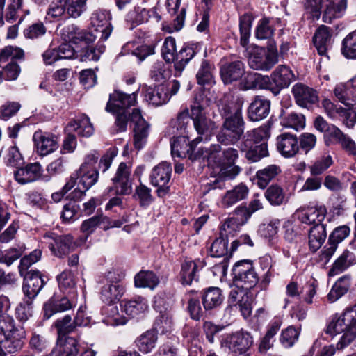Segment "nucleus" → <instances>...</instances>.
<instances>
[{
    "instance_id": "nucleus-48",
    "label": "nucleus",
    "mask_w": 356,
    "mask_h": 356,
    "mask_svg": "<svg viewBox=\"0 0 356 356\" xmlns=\"http://www.w3.org/2000/svg\"><path fill=\"white\" fill-rule=\"evenodd\" d=\"M134 44L129 42L126 44L122 49L121 54L122 55L131 54L137 57L140 61L145 60L148 56L154 54V49L147 45L138 46L134 48Z\"/></svg>"
},
{
    "instance_id": "nucleus-2",
    "label": "nucleus",
    "mask_w": 356,
    "mask_h": 356,
    "mask_svg": "<svg viewBox=\"0 0 356 356\" xmlns=\"http://www.w3.org/2000/svg\"><path fill=\"white\" fill-rule=\"evenodd\" d=\"M243 104L242 97H236L235 105L222 104L219 109L223 115L230 114L223 123L222 130L217 135L218 141L224 145L235 144L244 132V120L241 109Z\"/></svg>"
},
{
    "instance_id": "nucleus-21",
    "label": "nucleus",
    "mask_w": 356,
    "mask_h": 356,
    "mask_svg": "<svg viewBox=\"0 0 356 356\" xmlns=\"http://www.w3.org/2000/svg\"><path fill=\"white\" fill-rule=\"evenodd\" d=\"M42 57L46 65H52L59 60L75 58V50L71 44L64 43L57 48L47 49L43 53Z\"/></svg>"
},
{
    "instance_id": "nucleus-57",
    "label": "nucleus",
    "mask_w": 356,
    "mask_h": 356,
    "mask_svg": "<svg viewBox=\"0 0 356 356\" xmlns=\"http://www.w3.org/2000/svg\"><path fill=\"white\" fill-rule=\"evenodd\" d=\"M332 164V157L330 155H323L310 166V173L314 176L320 175L327 170Z\"/></svg>"
},
{
    "instance_id": "nucleus-6",
    "label": "nucleus",
    "mask_w": 356,
    "mask_h": 356,
    "mask_svg": "<svg viewBox=\"0 0 356 356\" xmlns=\"http://www.w3.org/2000/svg\"><path fill=\"white\" fill-rule=\"evenodd\" d=\"M234 281L239 290H248L256 286L259 278L252 264L247 261H241L236 264L232 269Z\"/></svg>"
},
{
    "instance_id": "nucleus-29",
    "label": "nucleus",
    "mask_w": 356,
    "mask_h": 356,
    "mask_svg": "<svg viewBox=\"0 0 356 356\" xmlns=\"http://www.w3.org/2000/svg\"><path fill=\"white\" fill-rule=\"evenodd\" d=\"M61 36L67 44L70 42L77 44L79 42L88 43L94 40L92 35L83 31L74 24L63 28L61 31Z\"/></svg>"
},
{
    "instance_id": "nucleus-39",
    "label": "nucleus",
    "mask_w": 356,
    "mask_h": 356,
    "mask_svg": "<svg viewBox=\"0 0 356 356\" xmlns=\"http://www.w3.org/2000/svg\"><path fill=\"white\" fill-rule=\"evenodd\" d=\"M327 237L325 226L322 223L314 225L309 232V245L315 252L318 250Z\"/></svg>"
},
{
    "instance_id": "nucleus-15",
    "label": "nucleus",
    "mask_w": 356,
    "mask_h": 356,
    "mask_svg": "<svg viewBox=\"0 0 356 356\" xmlns=\"http://www.w3.org/2000/svg\"><path fill=\"white\" fill-rule=\"evenodd\" d=\"M229 302L232 306L238 307L244 318L252 314V298L245 290L232 289L229 296Z\"/></svg>"
},
{
    "instance_id": "nucleus-53",
    "label": "nucleus",
    "mask_w": 356,
    "mask_h": 356,
    "mask_svg": "<svg viewBox=\"0 0 356 356\" xmlns=\"http://www.w3.org/2000/svg\"><path fill=\"white\" fill-rule=\"evenodd\" d=\"M88 0H65L66 13L72 18L79 17L87 8Z\"/></svg>"
},
{
    "instance_id": "nucleus-61",
    "label": "nucleus",
    "mask_w": 356,
    "mask_h": 356,
    "mask_svg": "<svg viewBox=\"0 0 356 356\" xmlns=\"http://www.w3.org/2000/svg\"><path fill=\"white\" fill-rule=\"evenodd\" d=\"M149 17V10L141 7H134L127 15V20L138 25L147 22Z\"/></svg>"
},
{
    "instance_id": "nucleus-41",
    "label": "nucleus",
    "mask_w": 356,
    "mask_h": 356,
    "mask_svg": "<svg viewBox=\"0 0 356 356\" xmlns=\"http://www.w3.org/2000/svg\"><path fill=\"white\" fill-rule=\"evenodd\" d=\"M355 263L354 254L349 250H344L343 253L335 260L332 268L329 270V276H335L341 273Z\"/></svg>"
},
{
    "instance_id": "nucleus-10",
    "label": "nucleus",
    "mask_w": 356,
    "mask_h": 356,
    "mask_svg": "<svg viewBox=\"0 0 356 356\" xmlns=\"http://www.w3.org/2000/svg\"><path fill=\"white\" fill-rule=\"evenodd\" d=\"M250 218L249 210L246 207H238L232 216L228 218L221 227L220 235L228 236L238 232Z\"/></svg>"
},
{
    "instance_id": "nucleus-18",
    "label": "nucleus",
    "mask_w": 356,
    "mask_h": 356,
    "mask_svg": "<svg viewBox=\"0 0 356 356\" xmlns=\"http://www.w3.org/2000/svg\"><path fill=\"white\" fill-rule=\"evenodd\" d=\"M136 102V94H127L115 90L110 95L106 110L108 112H118L120 109H124L134 106Z\"/></svg>"
},
{
    "instance_id": "nucleus-8",
    "label": "nucleus",
    "mask_w": 356,
    "mask_h": 356,
    "mask_svg": "<svg viewBox=\"0 0 356 356\" xmlns=\"http://www.w3.org/2000/svg\"><path fill=\"white\" fill-rule=\"evenodd\" d=\"M43 242L58 257H63L69 254L73 245V239L70 235H58L51 232L44 234Z\"/></svg>"
},
{
    "instance_id": "nucleus-33",
    "label": "nucleus",
    "mask_w": 356,
    "mask_h": 356,
    "mask_svg": "<svg viewBox=\"0 0 356 356\" xmlns=\"http://www.w3.org/2000/svg\"><path fill=\"white\" fill-rule=\"evenodd\" d=\"M249 193L248 188L243 184L236 186L227 191L222 197L221 205L223 207H231L238 202L245 199Z\"/></svg>"
},
{
    "instance_id": "nucleus-54",
    "label": "nucleus",
    "mask_w": 356,
    "mask_h": 356,
    "mask_svg": "<svg viewBox=\"0 0 356 356\" xmlns=\"http://www.w3.org/2000/svg\"><path fill=\"white\" fill-rule=\"evenodd\" d=\"M266 200L275 206L282 204L285 202V194L282 188L277 185L270 186L265 192Z\"/></svg>"
},
{
    "instance_id": "nucleus-24",
    "label": "nucleus",
    "mask_w": 356,
    "mask_h": 356,
    "mask_svg": "<svg viewBox=\"0 0 356 356\" xmlns=\"http://www.w3.org/2000/svg\"><path fill=\"white\" fill-rule=\"evenodd\" d=\"M202 140L199 136L189 143L188 138L185 136H179L173 138L171 141V154L173 157H186L191 155L194 151V145Z\"/></svg>"
},
{
    "instance_id": "nucleus-30",
    "label": "nucleus",
    "mask_w": 356,
    "mask_h": 356,
    "mask_svg": "<svg viewBox=\"0 0 356 356\" xmlns=\"http://www.w3.org/2000/svg\"><path fill=\"white\" fill-rule=\"evenodd\" d=\"M270 108L268 100L257 97L248 107V118L253 122L260 121L268 115Z\"/></svg>"
},
{
    "instance_id": "nucleus-4",
    "label": "nucleus",
    "mask_w": 356,
    "mask_h": 356,
    "mask_svg": "<svg viewBox=\"0 0 356 356\" xmlns=\"http://www.w3.org/2000/svg\"><path fill=\"white\" fill-rule=\"evenodd\" d=\"M191 118L197 133L200 136L211 134L216 128L214 121L210 119L206 112V108L202 104L197 97L191 104Z\"/></svg>"
},
{
    "instance_id": "nucleus-3",
    "label": "nucleus",
    "mask_w": 356,
    "mask_h": 356,
    "mask_svg": "<svg viewBox=\"0 0 356 356\" xmlns=\"http://www.w3.org/2000/svg\"><path fill=\"white\" fill-rule=\"evenodd\" d=\"M254 343L253 337L251 333L243 329L232 333L222 335L220 339L221 348L233 354L244 355ZM247 356H248L247 355Z\"/></svg>"
},
{
    "instance_id": "nucleus-51",
    "label": "nucleus",
    "mask_w": 356,
    "mask_h": 356,
    "mask_svg": "<svg viewBox=\"0 0 356 356\" xmlns=\"http://www.w3.org/2000/svg\"><path fill=\"white\" fill-rule=\"evenodd\" d=\"M17 330L15 327V320L9 315H0V341L13 336Z\"/></svg>"
},
{
    "instance_id": "nucleus-38",
    "label": "nucleus",
    "mask_w": 356,
    "mask_h": 356,
    "mask_svg": "<svg viewBox=\"0 0 356 356\" xmlns=\"http://www.w3.org/2000/svg\"><path fill=\"white\" fill-rule=\"evenodd\" d=\"M224 296L218 287H209L202 295V303L206 310H211L219 307L223 302Z\"/></svg>"
},
{
    "instance_id": "nucleus-63",
    "label": "nucleus",
    "mask_w": 356,
    "mask_h": 356,
    "mask_svg": "<svg viewBox=\"0 0 356 356\" xmlns=\"http://www.w3.org/2000/svg\"><path fill=\"white\" fill-rule=\"evenodd\" d=\"M342 53L350 58H356V31L348 34L343 41Z\"/></svg>"
},
{
    "instance_id": "nucleus-34",
    "label": "nucleus",
    "mask_w": 356,
    "mask_h": 356,
    "mask_svg": "<svg viewBox=\"0 0 356 356\" xmlns=\"http://www.w3.org/2000/svg\"><path fill=\"white\" fill-rule=\"evenodd\" d=\"M76 172L79 175V184L83 186L85 191L95 185L98 180L99 172L87 163H83Z\"/></svg>"
},
{
    "instance_id": "nucleus-13",
    "label": "nucleus",
    "mask_w": 356,
    "mask_h": 356,
    "mask_svg": "<svg viewBox=\"0 0 356 356\" xmlns=\"http://www.w3.org/2000/svg\"><path fill=\"white\" fill-rule=\"evenodd\" d=\"M33 141L38 154L41 156H47L58 147L57 138L47 132L42 131H35L33 136Z\"/></svg>"
},
{
    "instance_id": "nucleus-35",
    "label": "nucleus",
    "mask_w": 356,
    "mask_h": 356,
    "mask_svg": "<svg viewBox=\"0 0 356 356\" xmlns=\"http://www.w3.org/2000/svg\"><path fill=\"white\" fill-rule=\"evenodd\" d=\"M72 307V304L67 298L63 297L58 300L53 296L44 305V317L49 319L54 314L65 312Z\"/></svg>"
},
{
    "instance_id": "nucleus-42",
    "label": "nucleus",
    "mask_w": 356,
    "mask_h": 356,
    "mask_svg": "<svg viewBox=\"0 0 356 356\" xmlns=\"http://www.w3.org/2000/svg\"><path fill=\"white\" fill-rule=\"evenodd\" d=\"M347 5V0H340L337 3L331 2L324 11L323 21L330 24L333 19L341 17L346 12Z\"/></svg>"
},
{
    "instance_id": "nucleus-60",
    "label": "nucleus",
    "mask_w": 356,
    "mask_h": 356,
    "mask_svg": "<svg viewBox=\"0 0 356 356\" xmlns=\"http://www.w3.org/2000/svg\"><path fill=\"white\" fill-rule=\"evenodd\" d=\"M175 39L171 36L165 39L161 49V54L163 59L168 63H172L175 59L176 53Z\"/></svg>"
},
{
    "instance_id": "nucleus-17",
    "label": "nucleus",
    "mask_w": 356,
    "mask_h": 356,
    "mask_svg": "<svg viewBox=\"0 0 356 356\" xmlns=\"http://www.w3.org/2000/svg\"><path fill=\"white\" fill-rule=\"evenodd\" d=\"M277 151L285 158H292L299 152L298 140L296 135L284 133L276 138Z\"/></svg>"
},
{
    "instance_id": "nucleus-1",
    "label": "nucleus",
    "mask_w": 356,
    "mask_h": 356,
    "mask_svg": "<svg viewBox=\"0 0 356 356\" xmlns=\"http://www.w3.org/2000/svg\"><path fill=\"white\" fill-rule=\"evenodd\" d=\"M201 156L206 159L209 165L219 168L220 177L232 179L241 172V168L235 165L239 156L238 152L234 147H227L222 152L218 144L212 145L209 148L200 147L195 157Z\"/></svg>"
},
{
    "instance_id": "nucleus-25",
    "label": "nucleus",
    "mask_w": 356,
    "mask_h": 356,
    "mask_svg": "<svg viewBox=\"0 0 356 356\" xmlns=\"http://www.w3.org/2000/svg\"><path fill=\"white\" fill-rule=\"evenodd\" d=\"M331 37L329 28L322 25L317 29L313 38L314 44L318 54L324 56L327 60L329 59L328 53L332 47Z\"/></svg>"
},
{
    "instance_id": "nucleus-11",
    "label": "nucleus",
    "mask_w": 356,
    "mask_h": 356,
    "mask_svg": "<svg viewBox=\"0 0 356 356\" xmlns=\"http://www.w3.org/2000/svg\"><path fill=\"white\" fill-rule=\"evenodd\" d=\"M343 326H346L345 333L341 337L337 343L339 349H343L356 337V305L353 307L347 309L343 314H340Z\"/></svg>"
},
{
    "instance_id": "nucleus-43",
    "label": "nucleus",
    "mask_w": 356,
    "mask_h": 356,
    "mask_svg": "<svg viewBox=\"0 0 356 356\" xmlns=\"http://www.w3.org/2000/svg\"><path fill=\"white\" fill-rule=\"evenodd\" d=\"M280 172V167L275 164L269 165L258 170L256 173L258 186L261 188H265Z\"/></svg>"
},
{
    "instance_id": "nucleus-59",
    "label": "nucleus",
    "mask_w": 356,
    "mask_h": 356,
    "mask_svg": "<svg viewBox=\"0 0 356 356\" xmlns=\"http://www.w3.org/2000/svg\"><path fill=\"white\" fill-rule=\"evenodd\" d=\"M274 29L273 28L270 19L263 17L259 21L257 29L256 37L259 40H265L271 38L273 35Z\"/></svg>"
},
{
    "instance_id": "nucleus-52",
    "label": "nucleus",
    "mask_w": 356,
    "mask_h": 356,
    "mask_svg": "<svg viewBox=\"0 0 356 356\" xmlns=\"http://www.w3.org/2000/svg\"><path fill=\"white\" fill-rule=\"evenodd\" d=\"M269 129L266 127H259L257 129L248 131L243 140H249L250 144L259 145L261 143H266L265 140L269 138Z\"/></svg>"
},
{
    "instance_id": "nucleus-36",
    "label": "nucleus",
    "mask_w": 356,
    "mask_h": 356,
    "mask_svg": "<svg viewBox=\"0 0 356 356\" xmlns=\"http://www.w3.org/2000/svg\"><path fill=\"white\" fill-rule=\"evenodd\" d=\"M145 96L146 101L149 104L156 106L167 103L170 98L169 89L162 85L158 86L154 88H147Z\"/></svg>"
},
{
    "instance_id": "nucleus-7",
    "label": "nucleus",
    "mask_w": 356,
    "mask_h": 356,
    "mask_svg": "<svg viewBox=\"0 0 356 356\" xmlns=\"http://www.w3.org/2000/svg\"><path fill=\"white\" fill-rule=\"evenodd\" d=\"M172 167L167 162H162L156 165L149 176L151 184L157 187V195L163 197L169 193L168 185L171 178Z\"/></svg>"
},
{
    "instance_id": "nucleus-47",
    "label": "nucleus",
    "mask_w": 356,
    "mask_h": 356,
    "mask_svg": "<svg viewBox=\"0 0 356 356\" xmlns=\"http://www.w3.org/2000/svg\"><path fill=\"white\" fill-rule=\"evenodd\" d=\"M157 335L155 332L149 330L142 334L136 340V346L143 353H148L155 347Z\"/></svg>"
},
{
    "instance_id": "nucleus-58",
    "label": "nucleus",
    "mask_w": 356,
    "mask_h": 356,
    "mask_svg": "<svg viewBox=\"0 0 356 356\" xmlns=\"http://www.w3.org/2000/svg\"><path fill=\"white\" fill-rule=\"evenodd\" d=\"M282 123L285 127L298 131L305 127V117L302 114L291 113L283 118Z\"/></svg>"
},
{
    "instance_id": "nucleus-28",
    "label": "nucleus",
    "mask_w": 356,
    "mask_h": 356,
    "mask_svg": "<svg viewBox=\"0 0 356 356\" xmlns=\"http://www.w3.org/2000/svg\"><path fill=\"white\" fill-rule=\"evenodd\" d=\"M182 304L186 306V309L192 319L199 321L202 317L204 311L197 292L191 290L186 293L182 298Z\"/></svg>"
},
{
    "instance_id": "nucleus-32",
    "label": "nucleus",
    "mask_w": 356,
    "mask_h": 356,
    "mask_svg": "<svg viewBox=\"0 0 356 356\" xmlns=\"http://www.w3.org/2000/svg\"><path fill=\"white\" fill-rule=\"evenodd\" d=\"M77 346L78 341L73 337L58 339L51 355V356H76L79 352Z\"/></svg>"
},
{
    "instance_id": "nucleus-45",
    "label": "nucleus",
    "mask_w": 356,
    "mask_h": 356,
    "mask_svg": "<svg viewBox=\"0 0 356 356\" xmlns=\"http://www.w3.org/2000/svg\"><path fill=\"white\" fill-rule=\"evenodd\" d=\"M147 308V301L142 297H138L129 301H124L122 304V311L131 317H134L145 312Z\"/></svg>"
},
{
    "instance_id": "nucleus-62",
    "label": "nucleus",
    "mask_w": 356,
    "mask_h": 356,
    "mask_svg": "<svg viewBox=\"0 0 356 356\" xmlns=\"http://www.w3.org/2000/svg\"><path fill=\"white\" fill-rule=\"evenodd\" d=\"M4 159L7 165L15 168H17L24 162L23 156L15 144L8 149Z\"/></svg>"
},
{
    "instance_id": "nucleus-31",
    "label": "nucleus",
    "mask_w": 356,
    "mask_h": 356,
    "mask_svg": "<svg viewBox=\"0 0 356 356\" xmlns=\"http://www.w3.org/2000/svg\"><path fill=\"white\" fill-rule=\"evenodd\" d=\"M67 131L69 132L74 131L79 136L90 137L93 134L94 128L90 118L82 114L76 116L74 120L68 124Z\"/></svg>"
},
{
    "instance_id": "nucleus-16",
    "label": "nucleus",
    "mask_w": 356,
    "mask_h": 356,
    "mask_svg": "<svg viewBox=\"0 0 356 356\" xmlns=\"http://www.w3.org/2000/svg\"><path fill=\"white\" fill-rule=\"evenodd\" d=\"M45 282L38 270H31L24 275L23 291L28 299H33L41 291Z\"/></svg>"
},
{
    "instance_id": "nucleus-23",
    "label": "nucleus",
    "mask_w": 356,
    "mask_h": 356,
    "mask_svg": "<svg viewBox=\"0 0 356 356\" xmlns=\"http://www.w3.org/2000/svg\"><path fill=\"white\" fill-rule=\"evenodd\" d=\"M270 78L259 73L245 72L240 79L238 87L242 90L263 89L268 88Z\"/></svg>"
},
{
    "instance_id": "nucleus-44",
    "label": "nucleus",
    "mask_w": 356,
    "mask_h": 356,
    "mask_svg": "<svg viewBox=\"0 0 356 356\" xmlns=\"http://www.w3.org/2000/svg\"><path fill=\"white\" fill-rule=\"evenodd\" d=\"M351 284V277L349 275H345L340 277L333 285L332 289L327 295L328 300L334 302L346 294Z\"/></svg>"
},
{
    "instance_id": "nucleus-55",
    "label": "nucleus",
    "mask_w": 356,
    "mask_h": 356,
    "mask_svg": "<svg viewBox=\"0 0 356 356\" xmlns=\"http://www.w3.org/2000/svg\"><path fill=\"white\" fill-rule=\"evenodd\" d=\"M300 333V327L289 326L282 332L280 342L285 348H290L298 341Z\"/></svg>"
},
{
    "instance_id": "nucleus-56",
    "label": "nucleus",
    "mask_w": 356,
    "mask_h": 356,
    "mask_svg": "<svg viewBox=\"0 0 356 356\" xmlns=\"http://www.w3.org/2000/svg\"><path fill=\"white\" fill-rule=\"evenodd\" d=\"M54 326L57 330L58 339H62L61 337L73 332L76 327L74 321H72L70 315H65L64 317L56 320Z\"/></svg>"
},
{
    "instance_id": "nucleus-19",
    "label": "nucleus",
    "mask_w": 356,
    "mask_h": 356,
    "mask_svg": "<svg viewBox=\"0 0 356 356\" xmlns=\"http://www.w3.org/2000/svg\"><path fill=\"white\" fill-rule=\"evenodd\" d=\"M292 93L298 105L307 108L318 102L316 90L302 83H297L292 88Z\"/></svg>"
},
{
    "instance_id": "nucleus-64",
    "label": "nucleus",
    "mask_w": 356,
    "mask_h": 356,
    "mask_svg": "<svg viewBox=\"0 0 356 356\" xmlns=\"http://www.w3.org/2000/svg\"><path fill=\"white\" fill-rule=\"evenodd\" d=\"M134 197L139 201L142 207H148L153 202L151 189L142 184L136 186Z\"/></svg>"
},
{
    "instance_id": "nucleus-37",
    "label": "nucleus",
    "mask_w": 356,
    "mask_h": 356,
    "mask_svg": "<svg viewBox=\"0 0 356 356\" xmlns=\"http://www.w3.org/2000/svg\"><path fill=\"white\" fill-rule=\"evenodd\" d=\"M272 80L279 88H287L295 79V75L289 67L278 65L271 74Z\"/></svg>"
},
{
    "instance_id": "nucleus-14",
    "label": "nucleus",
    "mask_w": 356,
    "mask_h": 356,
    "mask_svg": "<svg viewBox=\"0 0 356 356\" xmlns=\"http://www.w3.org/2000/svg\"><path fill=\"white\" fill-rule=\"evenodd\" d=\"M326 213L327 209L324 205H317L300 207L296 211L295 215L302 223L316 225L321 223Z\"/></svg>"
},
{
    "instance_id": "nucleus-27",
    "label": "nucleus",
    "mask_w": 356,
    "mask_h": 356,
    "mask_svg": "<svg viewBox=\"0 0 356 356\" xmlns=\"http://www.w3.org/2000/svg\"><path fill=\"white\" fill-rule=\"evenodd\" d=\"M204 266L202 260L185 261L181 265L180 272L181 281L184 285H191L193 281L197 282L199 275L197 273Z\"/></svg>"
},
{
    "instance_id": "nucleus-26",
    "label": "nucleus",
    "mask_w": 356,
    "mask_h": 356,
    "mask_svg": "<svg viewBox=\"0 0 356 356\" xmlns=\"http://www.w3.org/2000/svg\"><path fill=\"white\" fill-rule=\"evenodd\" d=\"M238 147L242 152H245V157L250 162H257L268 156L266 143L254 145L250 144L249 140H243Z\"/></svg>"
},
{
    "instance_id": "nucleus-20",
    "label": "nucleus",
    "mask_w": 356,
    "mask_h": 356,
    "mask_svg": "<svg viewBox=\"0 0 356 356\" xmlns=\"http://www.w3.org/2000/svg\"><path fill=\"white\" fill-rule=\"evenodd\" d=\"M14 172L15 179L20 184H26L39 179L42 175V166L36 162L24 167L18 166Z\"/></svg>"
},
{
    "instance_id": "nucleus-5",
    "label": "nucleus",
    "mask_w": 356,
    "mask_h": 356,
    "mask_svg": "<svg viewBox=\"0 0 356 356\" xmlns=\"http://www.w3.org/2000/svg\"><path fill=\"white\" fill-rule=\"evenodd\" d=\"M24 56V51L17 47L7 46L0 50V63L10 60V62L2 69V73L5 80L14 81L18 78L21 72V69L15 60L23 59Z\"/></svg>"
},
{
    "instance_id": "nucleus-9",
    "label": "nucleus",
    "mask_w": 356,
    "mask_h": 356,
    "mask_svg": "<svg viewBox=\"0 0 356 356\" xmlns=\"http://www.w3.org/2000/svg\"><path fill=\"white\" fill-rule=\"evenodd\" d=\"M278 61L277 54L273 51L256 47L248 57V65L255 70L268 71Z\"/></svg>"
},
{
    "instance_id": "nucleus-49",
    "label": "nucleus",
    "mask_w": 356,
    "mask_h": 356,
    "mask_svg": "<svg viewBox=\"0 0 356 356\" xmlns=\"http://www.w3.org/2000/svg\"><path fill=\"white\" fill-rule=\"evenodd\" d=\"M60 289L64 293L74 295L76 293V281L70 270H64L57 277Z\"/></svg>"
},
{
    "instance_id": "nucleus-12",
    "label": "nucleus",
    "mask_w": 356,
    "mask_h": 356,
    "mask_svg": "<svg viewBox=\"0 0 356 356\" xmlns=\"http://www.w3.org/2000/svg\"><path fill=\"white\" fill-rule=\"evenodd\" d=\"M131 120L135 124L134 127V144L136 149H140L147 142L149 125L144 120L140 111L138 108L133 110Z\"/></svg>"
},
{
    "instance_id": "nucleus-40",
    "label": "nucleus",
    "mask_w": 356,
    "mask_h": 356,
    "mask_svg": "<svg viewBox=\"0 0 356 356\" xmlns=\"http://www.w3.org/2000/svg\"><path fill=\"white\" fill-rule=\"evenodd\" d=\"M124 292L123 287L118 283H107L102 289L101 298L107 304L118 302Z\"/></svg>"
},
{
    "instance_id": "nucleus-50",
    "label": "nucleus",
    "mask_w": 356,
    "mask_h": 356,
    "mask_svg": "<svg viewBox=\"0 0 356 356\" xmlns=\"http://www.w3.org/2000/svg\"><path fill=\"white\" fill-rule=\"evenodd\" d=\"M135 286L137 287H148L154 289L159 284V278L152 271H141L134 278Z\"/></svg>"
},
{
    "instance_id": "nucleus-46",
    "label": "nucleus",
    "mask_w": 356,
    "mask_h": 356,
    "mask_svg": "<svg viewBox=\"0 0 356 356\" xmlns=\"http://www.w3.org/2000/svg\"><path fill=\"white\" fill-rule=\"evenodd\" d=\"M334 94L337 99L347 107L355 106L356 96L348 83L337 84L334 88Z\"/></svg>"
},
{
    "instance_id": "nucleus-22",
    "label": "nucleus",
    "mask_w": 356,
    "mask_h": 356,
    "mask_svg": "<svg viewBox=\"0 0 356 356\" xmlns=\"http://www.w3.org/2000/svg\"><path fill=\"white\" fill-rule=\"evenodd\" d=\"M245 70V66L241 60L223 65L220 68L221 79L225 84H232L243 77Z\"/></svg>"
}]
</instances>
